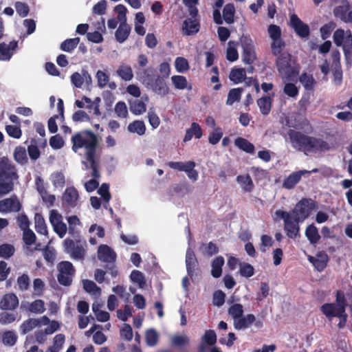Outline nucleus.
Segmentation results:
<instances>
[{"label":"nucleus","instance_id":"1","mask_svg":"<svg viewBox=\"0 0 352 352\" xmlns=\"http://www.w3.org/2000/svg\"><path fill=\"white\" fill-rule=\"evenodd\" d=\"M316 202L310 198H302L291 210H276L275 214L284 221V230L286 235L295 239L300 236L299 223L309 217L311 211L316 208Z\"/></svg>","mask_w":352,"mask_h":352},{"label":"nucleus","instance_id":"2","mask_svg":"<svg viewBox=\"0 0 352 352\" xmlns=\"http://www.w3.org/2000/svg\"><path fill=\"white\" fill-rule=\"evenodd\" d=\"M72 150L77 153L80 149L83 148L85 157L90 164L92 170L91 175L99 178L100 153H97L98 148V140L97 135L90 130H82L77 132L72 137Z\"/></svg>","mask_w":352,"mask_h":352},{"label":"nucleus","instance_id":"3","mask_svg":"<svg viewBox=\"0 0 352 352\" xmlns=\"http://www.w3.org/2000/svg\"><path fill=\"white\" fill-rule=\"evenodd\" d=\"M287 135L292 148L297 151L302 152L305 155L325 152L331 149L330 144L321 138L308 135L294 129H289Z\"/></svg>","mask_w":352,"mask_h":352},{"label":"nucleus","instance_id":"4","mask_svg":"<svg viewBox=\"0 0 352 352\" xmlns=\"http://www.w3.org/2000/svg\"><path fill=\"white\" fill-rule=\"evenodd\" d=\"M19 179L14 163L6 156L0 157V197L14 190V181Z\"/></svg>","mask_w":352,"mask_h":352},{"label":"nucleus","instance_id":"5","mask_svg":"<svg viewBox=\"0 0 352 352\" xmlns=\"http://www.w3.org/2000/svg\"><path fill=\"white\" fill-rule=\"evenodd\" d=\"M276 65L282 78L293 80L299 74V67L292 56L286 52H281L277 56Z\"/></svg>","mask_w":352,"mask_h":352},{"label":"nucleus","instance_id":"6","mask_svg":"<svg viewBox=\"0 0 352 352\" xmlns=\"http://www.w3.org/2000/svg\"><path fill=\"white\" fill-rule=\"evenodd\" d=\"M267 32L272 39L270 45L272 54L274 56H277L285 47V42L281 38V29L277 25L271 24L267 28Z\"/></svg>","mask_w":352,"mask_h":352},{"label":"nucleus","instance_id":"7","mask_svg":"<svg viewBox=\"0 0 352 352\" xmlns=\"http://www.w3.org/2000/svg\"><path fill=\"white\" fill-rule=\"evenodd\" d=\"M57 269L58 271V282L63 286L71 285L76 273L73 264L67 261H61L58 264Z\"/></svg>","mask_w":352,"mask_h":352},{"label":"nucleus","instance_id":"8","mask_svg":"<svg viewBox=\"0 0 352 352\" xmlns=\"http://www.w3.org/2000/svg\"><path fill=\"white\" fill-rule=\"evenodd\" d=\"M65 252L69 254L74 259L82 260L85 255V246L86 241L80 239H76L75 241L70 239H66L64 241Z\"/></svg>","mask_w":352,"mask_h":352},{"label":"nucleus","instance_id":"9","mask_svg":"<svg viewBox=\"0 0 352 352\" xmlns=\"http://www.w3.org/2000/svg\"><path fill=\"white\" fill-rule=\"evenodd\" d=\"M164 78L160 75L147 76L148 86L157 95L164 96L169 93V87L167 85Z\"/></svg>","mask_w":352,"mask_h":352},{"label":"nucleus","instance_id":"10","mask_svg":"<svg viewBox=\"0 0 352 352\" xmlns=\"http://www.w3.org/2000/svg\"><path fill=\"white\" fill-rule=\"evenodd\" d=\"M289 25L300 38H307L310 34L309 26L304 23L296 14L290 16Z\"/></svg>","mask_w":352,"mask_h":352},{"label":"nucleus","instance_id":"11","mask_svg":"<svg viewBox=\"0 0 352 352\" xmlns=\"http://www.w3.org/2000/svg\"><path fill=\"white\" fill-rule=\"evenodd\" d=\"M79 194L78 190L73 186L65 189L62 197V205L65 209L74 208L78 205Z\"/></svg>","mask_w":352,"mask_h":352},{"label":"nucleus","instance_id":"12","mask_svg":"<svg viewBox=\"0 0 352 352\" xmlns=\"http://www.w3.org/2000/svg\"><path fill=\"white\" fill-rule=\"evenodd\" d=\"M186 266L188 275L192 279L200 272L198 261L194 251L190 248H188L186 251Z\"/></svg>","mask_w":352,"mask_h":352},{"label":"nucleus","instance_id":"13","mask_svg":"<svg viewBox=\"0 0 352 352\" xmlns=\"http://www.w3.org/2000/svg\"><path fill=\"white\" fill-rule=\"evenodd\" d=\"M317 172V168H314L311 171L302 170L293 172L284 179L283 183V187L288 190L292 189L300 182L302 175H304L306 173Z\"/></svg>","mask_w":352,"mask_h":352},{"label":"nucleus","instance_id":"14","mask_svg":"<svg viewBox=\"0 0 352 352\" xmlns=\"http://www.w3.org/2000/svg\"><path fill=\"white\" fill-rule=\"evenodd\" d=\"M21 208V205L16 195L0 201L1 212H19Z\"/></svg>","mask_w":352,"mask_h":352},{"label":"nucleus","instance_id":"15","mask_svg":"<svg viewBox=\"0 0 352 352\" xmlns=\"http://www.w3.org/2000/svg\"><path fill=\"white\" fill-rule=\"evenodd\" d=\"M329 256L324 251L318 252L315 256H309L308 261L318 272H322L327 267L329 261Z\"/></svg>","mask_w":352,"mask_h":352},{"label":"nucleus","instance_id":"16","mask_svg":"<svg viewBox=\"0 0 352 352\" xmlns=\"http://www.w3.org/2000/svg\"><path fill=\"white\" fill-rule=\"evenodd\" d=\"M116 254L107 245H100L98 249V258L104 263H114L116 260Z\"/></svg>","mask_w":352,"mask_h":352},{"label":"nucleus","instance_id":"17","mask_svg":"<svg viewBox=\"0 0 352 352\" xmlns=\"http://www.w3.org/2000/svg\"><path fill=\"white\" fill-rule=\"evenodd\" d=\"M19 306V299L16 295L14 293H8L4 294L0 301V309L1 310H10L16 309Z\"/></svg>","mask_w":352,"mask_h":352},{"label":"nucleus","instance_id":"18","mask_svg":"<svg viewBox=\"0 0 352 352\" xmlns=\"http://www.w3.org/2000/svg\"><path fill=\"white\" fill-rule=\"evenodd\" d=\"M18 47V41H12L9 44L3 42L0 43V60H9L12 55V51Z\"/></svg>","mask_w":352,"mask_h":352},{"label":"nucleus","instance_id":"19","mask_svg":"<svg viewBox=\"0 0 352 352\" xmlns=\"http://www.w3.org/2000/svg\"><path fill=\"white\" fill-rule=\"evenodd\" d=\"M199 21L197 19L188 18L184 21L182 24L184 34L187 36L197 34L199 31Z\"/></svg>","mask_w":352,"mask_h":352},{"label":"nucleus","instance_id":"20","mask_svg":"<svg viewBox=\"0 0 352 352\" xmlns=\"http://www.w3.org/2000/svg\"><path fill=\"white\" fill-rule=\"evenodd\" d=\"M346 34L344 43L342 46L346 62L347 64L351 65L352 61V34L350 30H347Z\"/></svg>","mask_w":352,"mask_h":352},{"label":"nucleus","instance_id":"21","mask_svg":"<svg viewBox=\"0 0 352 352\" xmlns=\"http://www.w3.org/2000/svg\"><path fill=\"white\" fill-rule=\"evenodd\" d=\"M217 342V335L214 330H206L201 338V343L199 345V350L202 352L204 351L206 344L209 346L214 345Z\"/></svg>","mask_w":352,"mask_h":352},{"label":"nucleus","instance_id":"22","mask_svg":"<svg viewBox=\"0 0 352 352\" xmlns=\"http://www.w3.org/2000/svg\"><path fill=\"white\" fill-rule=\"evenodd\" d=\"M256 320V318L254 314H249L245 316H242L238 320L234 321V327L237 330L248 328L250 325L254 323Z\"/></svg>","mask_w":352,"mask_h":352},{"label":"nucleus","instance_id":"23","mask_svg":"<svg viewBox=\"0 0 352 352\" xmlns=\"http://www.w3.org/2000/svg\"><path fill=\"white\" fill-rule=\"evenodd\" d=\"M257 105L259 107L262 115L267 116L270 114L272 106V98L270 96H264L257 100Z\"/></svg>","mask_w":352,"mask_h":352},{"label":"nucleus","instance_id":"24","mask_svg":"<svg viewBox=\"0 0 352 352\" xmlns=\"http://www.w3.org/2000/svg\"><path fill=\"white\" fill-rule=\"evenodd\" d=\"M202 134V129L199 124L197 122H192L190 128L186 130L183 141L184 142L190 141L192 138L193 135H195L197 139H199L201 138Z\"/></svg>","mask_w":352,"mask_h":352},{"label":"nucleus","instance_id":"25","mask_svg":"<svg viewBox=\"0 0 352 352\" xmlns=\"http://www.w3.org/2000/svg\"><path fill=\"white\" fill-rule=\"evenodd\" d=\"M131 32V27L126 22L120 23L116 31L115 36L118 42L122 43L127 39Z\"/></svg>","mask_w":352,"mask_h":352},{"label":"nucleus","instance_id":"26","mask_svg":"<svg viewBox=\"0 0 352 352\" xmlns=\"http://www.w3.org/2000/svg\"><path fill=\"white\" fill-rule=\"evenodd\" d=\"M234 144L239 149L247 153L253 154L254 153L255 148L254 144L243 138H236L234 140Z\"/></svg>","mask_w":352,"mask_h":352},{"label":"nucleus","instance_id":"27","mask_svg":"<svg viewBox=\"0 0 352 352\" xmlns=\"http://www.w3.org/2000/svg\"><path fill=\"white\" fill-rule=\"evenodd\" d=\"M236 180L244 192H250L254 189V185L250 175H238Z\"/></svg>","mask_w":352,"mask_h":352},{"label":"nucleus","instance_id":"28","mask_svg":"<svg viewBox=\"0 0 352 352\" xmlns=\"http://www.w3.org/2000/svg\"><path fill=\"white\" fill-rule=\"evenodd\" d=\"M305 236L311 244H316L320 239L318 230L314 224L309 225L305 230Z\"/></svg>","mask_w":352,"mask_h":352},{"label":"nucleus","instance_id":"29","mask_svg":"<svg viewBox=\"0 0 352 352\" xmlns=\"http://www.w3.org/2000/svg\"><path fill=\"white\" fill-rule=\"evenodd\" d=\"M342 5L336 6L333 9V14L336 17L340 19L342 21L345 20V16L348 11L351 8V6L348 0H342Z\"/></svg>","mask_w":352,"mask_h":352},{"label":"nucleus","instance_id":"30","mask_svg":"<svg viewBox=\"0 0 352 352\" xmlns=\"http://www.w3.org/2000/svg\"><path fill=\"white\" fill-rule=\"evenodd\" d=\"M82 285L85 291L94 297L98 298L101 295V289L93 280H83Z\"/></svg>","mask_w":352,"mask_h":352},{"label":"nucleus","instance_id":"31","mask_svg":"<svg viewBox=\"0 0 352 352\" xmlns=\"http://www.w3.org/2000/svg\"><path fill=\"white\" fill-rule=\"evenodd\" d=\"M235 8L233 3L226 4L223 9V18L228 24H232L234 22Z\"/></svg>","mask_w":352,"mask_h":352},{"label":"nucleus","instance_id":"32","mask_svg":"<svg viewBox=\"0 0 352 352\" xmlns=\"http://www.w3.org/2000/svg\"><path fill=\"white\" fill-rule=\"evenodd\" d=\"M40 326V321L35 318H28L23 321L20 326V332L23 335H25L36 327Z\"/></svg>","mask_w":352,"mask_h":352},{"label":"nucleus","instance_id":"33","mask_svg":"<svg viewBox=\"0 0 352 352\" xmlns=\"http://www.w3.org/2000/svg\"><path fill=\"white\" fill-rule=\"evenodd\" d=\"M224 264V258L219 256L216 257L212 263L211 274L214 278H219L222 274V266Z\"/></svg>","mask_w":352,"mask_h":352},{"label":"nucleus","instance_id":"34","mask_svg":"<svg viewBox=\"0 0 352 352\" xmlns=\"http://www.w3.org/2000/svg\"><path fill=\"white\" fill-rule=\"evenodd\" d=\"M34 224L36 231L41 234L47 235V228L43 215L40 213H36L34 216Z\"/></svg>","mask_w":352,"mask_h":352},{"label":"nucleus","instance_id":"35","mask_svg":"<svg viewBox=\"0 0 352 352\" xmlns=\"http://www.w3.org/2000/svg\"><path fill=\"white\" fill-rule=\"evenodd\" d=\"M239 45L238 41H230L226 50V59L230 62L236 61L239 58V53L236 47Z\"/></svg>","mask_w":352,"mask_h":352},{"label":"nucleus","instance_id":"36","mask_svg":"<svg viewBox=\"0 0 352 352\" xmlns=\"http://www.w3.org/2000/svg\"><path fill=\"white\" fill-rule=\"evenodd\" d=\"M127 129L131 133L143 135L146 132V126L142 120H135L128 125Z\"/></svg>","mask_w":352,"mask_h":352},{"label":"nucleus","instance_id":"37","mask_svg":"<svg viewBox=\"0 0 352 352\" xmlns=\"http://www.w3.org/2000/svg\"><path fill=\"white\" fill-rule=\"evenodd\" d=\"M14 160L21 164L24 165L28 163V157L27 153L25 147L21 146H18L15 148L13 153Z\"/></svg>","mask_w":352,"mask_h":352},{"label":"nucleus","instance_id":"38","mask_svg":"<svg viewBox=\"0 0 352 352\" xmlns=\"http://www.w3.org/2000/svg\"><path fill=\"white\" fill-rule=\"evenodd\" d=\"M246 78V72L245 69H232L230 71L229 78L235 84L241 82Z\"/></svg>","mask_w":352,"mask_h":352},{"label":"nucleus","instance_id":"39","mask_svg":"<svg viewBox=\"0 0 352 352\" xmlns=\"http://www.w3.org/2000/svg\"><path fill=\"white\" fill-rule=\"evenodd\" d=\"M130 110L135 115H141L146 111V104L139 99L129 102Z\"/></svg>","mask_w":352,"mask_h":352},{"label":"nucleus","instance_id":"40","mask_svg":"<svg viewBox=\"0 0 352 352\" xmlns=\"http://www.w3.org/2000/svg\"><path fill=\"white\" fill-rule=\"evenodd\" d=\"M299 81L302 84L305 89L308 91L313 90L316 80L311 74L302 73L299 77Z\"/></svg>","mask_w":352,"mask_h":352},{"label":"nucleus","instance_id":"41","mask_svg":"<svg viewBox=\"0 0 352 352\" xmlns=\"http://www.w3.org/2000/svg\"><path fill=\"white\" fill-rule=\"evenodd\" d=\"M80 38H67L65 40L60 46L61 50L66 52H72L78 45Z\"/></svg>","mask_w":352,"mask_h":352},{"label":"nucleus","instance_id":"42","mask_svg":"<svg viewBox=\"0 0 352 352\" xmlns=\"http://www.w3.org/2000/svg\"><path fill=\"white\" fill-rule=\"evenodd\" d=\"M15 252V248L13 245L3 243L0 245V258L8 259L12 257Z\"/></svg>","mask_w":352,"mask_h":352},{"label":"nucleus","instance_id":"43","mask_svg":"<svg viewBox=\"0 0 352 352\" xmlns=\"http://www.w3.org/2000/svg\"><path fill=\"white\" fill-rule=\"evenodd\" d=\"M118 75L126 81L131 80L133 77L132 69L129 65H121L117 70Z\"/></svg>","mask_w":352,"mask_h":352},{"label":"nucleus","instance_id":"44","mask_svg":"<svg viewBox=\"0 0 352 352\" xmlns=\"http://www.w3.org/2000/svg\"><path fill=\"white\" fill-rule=\"evenodd\" d=\"M242 60L245 64L252 65L256 60V49L248 50L242 51L241 53Z\"/></svg>","mask_w":352,"mask_h":352},{"label":"nucleus","instance_id":"45","mask_svg":"<svg viewBox=\"0 0 352 352\" xmlns=\"http://www.w3.org/2000/svg\"><path fill=\"white\" fill-rule=\"evenodd\" d=\"M228 314L232 317L234 321L240 318L243 314V307L241 304L235 303L228 309Z\"/></svg>","mask_w":352,"mask_h":352},{"label":"nucleus","instance_id":"46","mask_svg":"<svg viewBox=\"0 0 352 352\" xmlns=\"http://www.w3.org/2000/svg\"><path fill=\"white\" fill-rule=\"evenodd\" d=\"M336 305L334 303H325L320 307L321 312L329 319L336 317Z\"/></svg>","mask_w":352,"mask_h":352},{"label":"nucleus","instance_id":"47","mask_svg":"<svg viewBox=\"0 0 352 352\" xmlns=\"http://www.w3.org/2000/svg\"><path fill=\"white\" fill-rule=\"evenodd\" d=\"M239 43L242 48V51L255 48L254 43L251 36L248 34H242L239 38Z\"/></svg>","mask_w":352,"mask_h":352},{"label":"nucleus","instance_id":"48","mask_svg":"<svg viewBox=\"0 0 352 352\" xmlns=\"http://www.w3.org/2000/svg\"><path fill=\"white\" fill-rule=\"evenodd\" d=\"M243 91L242 88H234L229 91L226 104L232 105L234 102L241 99V95Z\"/></svg>","mask_w":352,"mask_h":352},{"label":"nucleus","instance_id":"49","mask_svg":"<svg viewBox=\"0 0 352 352\" xmlns=\"http://www.w3.org/2000/svg\"><path fill=\"white\" fill-rule=\"evenodd\" d=\"M28 310L34 314H43L45 311L44 301L40 299L35 300L30 304Z\"/></svg>","mask_w":352,"mask_h":352},{"label":"nucleus","instance_id":"50","mask_svg":"<svg viewBox=\"0 0 352 352\" xmlns=\"http://www.w3.org/2000/svg\"><path fill=\"white\" fill-rule=\"evenodd\" d=\"M171 81L175 89H184L187 87L188 81L185 76L175 75L171 77Z\"/></svg>","mask_w":352,"mask_h":352},{"label":"nucleus","instance_id":"51","mask_svg":"<svg viewBox=\"0 0 352 352\" xmlns=\"http://www.w3.org/2000/svg\"><path fill=\"white\" fill-rule=\"evenodd\" d=\"M145 340L148 346H153L156 345L158 342V334L157 331L153 329L147 330L145 334Z\"/></svg>","mask_w":352,"mask_h":352},{"label":"nucleus","instance_id":"52","mask_svg":"<svg viewBox=\"0 0 352 352\" xmlns=\"http://www.w3.org/2000/svg\"><path fill=\"white\" fill-rule=\"evenodd\" d=\"M51 180L56 188H63L65 184V178L61 172H54L51 175Z\"/></svg>","mask_w":352,"mask_h":352},{"label":"nucleus","instance_id":"53","mask_svg":"<svg viewBox=\"0 0 352 352\" xmlns=\"http://www.w3.org/2000/svg\"><path fill=\"white\" fill-rule=\"evenodd\" d=\"M130 278L133 282L138 284L140 288H144L146 285V280L144 276L141 272L138 270L132 271L130 275Z\"/></svg>","mask_w":352,"mask_h":352},{"label":"nucleus","instance_id":"54","mask_svg":"<svg viewBox=\"0 0 352 352\" xmlns=\"http://www.w3.org/2000/svg\"><path fill=\"white\" fill-rule=\"evenodd\" d=\"M17 340L16 335L12 331H6L2 335V341L5 345L13 346Z\"/></svg>","mask_w":352,"mask_h":352},{"label":"nucleus","instance_id":"55","mask_svg":"<svg viewBox=\"0 0 352 352\" xmlns=\"http://www.w3.org/2000/svg\"><path fill=\"white\" fill-rule=\"evenodd\" d=\"M196 164L194 161H188L185 173L190 179L195 182L198 179L199 174L197 170L195 169Z\"/></svg>","mask_w":352,"mask_h":352},{"label":"nucleus","instance_id":"56","mask_svg":"<svg viewBox=\"0 0 352 352\" xmlns=\"http://www.w3.org/2000/svg\"><path fill=\"white\" fill-rule=\"evenodd\" d=\"M336 23L333 21H330L325 23L320 28L321 37L325 40L329 37L332 31L336 28Z\"/></svg>","mask_w":352,"mask_h":352},{"label":"nucleus","instance_id":"57","mask_svg":"<svg viewBox=\"0 0 352 352\" xmlns=\"http://www.w3.org/2000/svg\"><path fill=\"white\" fill-rule=\"evenodd\" d=\"M28 152L32 160H36L39 158L41 152L35 140H32L31 144L28 146Z\"/></svg>","mask_w":352,"mask_h":352},{"label":"nucleus","instance_id":"58","mask_svg":"<svg viewBox=\"0 0 352 352\" xmlns=\"http://www.w3.org/2000/svg\"><path fill=\"white\" fill-rule=\"evenodd\" d=\"M16 314L3 311L0 313V324L6 325L12 323L16 319Z\"/></svg>","mask_w":352,"mask_h":352},{"label":"nucleus","instance_id":"59","mask_svg":"<svg viewBox=\"0 0 352 352\" xmlns=\"http://www.w3.org/2000/svg\"><path fill=\"white\" fill-rule=\"evenodd\" d=\"M239 273L241 276L250 278L254 274L253 266L249 263H240Z\"/></svg>","mask_w":352,"mask_h":352},{"label":"nucleus","instance_id":"60","mask_svg":"<svg viewBox=\"0 0 352 352\" xmlns=\"http://www.w3.org/2000/svg\"><path fill=\"white\" fill-rule=\"evenodd\" d=\"M96 78L97 79L98 86L100 88H104L109 80V74L103 71L98 70L96 73Z\"/></svg>","mask_w":352,"mask_h":352},{"label":"nucleus","instance_id":"61","mask_svg":"<svg viewBox=\"0 0 352 352\" xmlns=\"http://www.w3.org/2000/svg\"><path fill=\"white\" fill-rule=\"evenodd\" d=\"M115 113L121 118H126L128 116L127 107L124 102L119 101L116 104Z\"/></svg>","mask_w":352,"mask_h":352},{"label":"nucleus","instance_id":"62","mask_svg":"<svg viewBox=\"0 0 352 352\" xmlns=\"http://www.w3.org/2000/svg\"><path fill=\"white\" fill-rule=\"evenodd\" d=\"M30 284V280L28 274H23L17 278V285L19 289L23 292L28 289Z\"/></svg>","mask_w":352,"mask_h":352},{"label":"nucleus","instance_id":"63","mask_svg":"<svg viewBox=\"0 0 352 352\" xmlns=\"http://www.w3.org/2000/svg\"><path fill=\"white\" fill-rule=\"evenodd\" d=\"M175 69L178 72H184L189 69L188 60L184 57H177L175 61Z\"/></svg>","mask_w":352,"mask_h":352},{"label":"nucleus","instance_id":"64","mask_svg":"<svg viewBox=\"0 0 352 352\" xmlns=\"http://www.w3.org/2000/svg\"><path fill=\"white\" fill-rule=\"evenodd\" d=\"M284 93L291 98H295L298 95V89L297 87L292 82L286 83L283 89Z\"/></svg>","mask_w":352,"mask_h":352}]
</instances>
